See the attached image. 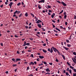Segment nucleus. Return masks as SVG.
<instances>
[{
	"label": "nucleus",
	"instance_id": "f257e3e1",
	"mask_svg": "<svg viewBox=\"0 0 76 76\" xmlns=\"http://www.w3.org/2000/svg\"><path fill=\"white\" fill-rule=\"evenodd\" d=\"M52 48L53 49V51H54V52H55V53H56V52L58 51V50L56 48H54L53 47H52Z\"/></svg>",
	"mask_w": 76,
	"mask_h": 76
},
{
	"label": "nucleus",
	"instance_id": "f03ea898",
	"mask_svg": "<svg viewBox=\"0 0 76 76\" xmlns=\"http://www.w3.org/2000/svg\"><path fill=\"white\" fill-rule=\"evenodd\" d=\"M74 58V59H73ZM72 58V60L73 61L74 63H75V64H76V59L75 58Z\"/></svg>",
	"mask_w": 76,
	"mask_h": 76
},
{
	"label": "nucleus",
	"instance_id": "7ed1b4c3",
	"mask_svg": "<svg viewBox=\"0 0 76 76\" xmlns=\"http://www.w3.org/2000/svg\"><path fill=\"white\" fill-rule=\"evenodd\" d=\"M61 4H62L65 7V6H67V4H65V3L63 1H61Z\"/></svg>",
	"mask_w": 76,
	"mask_h": 76
},
{
	"label": "nucleus",
	"instance_id": "20e7f679",
	"mask_svg": "<svg viewBox=\"0 0 76 76\" xmlns=\"http://www.w3.org/2000/svg\"><path fill=\"white\" fill-rule=\"evenodd\" d=\"M39 3H45V0H41L39 1Z\"/></svg>",
	"mask_w": 76,
	"mask_h": 76
},
{
	"label": "nucleus",
	"instance_id": "39448f33",
	"mask_svg": "<svg viewBox=\"0 0 76 76\" xmlns=\"http://www.w3.org/2000/svg\"><path fill=\"white\" fill-rule=\"evenodd\" d=\"M63 48H64L65 50H66L67 51L69 50V49L68 48H66V47H65V46H63Z\"/></svg>",
	"mask_w": 76,
	"mask_h": 76
},
{
	"label": "nucleus",
	"instance_id": "423d86ee",
	"mask_svg": "<svg viewBox=\"0 0 76 76\" xmlns=\"http://www.w3.org/2000/svg\"><path fill=\"white\" fill-rule=\"evenodd\" d=\"M40 22V23H41V22H42V21L40 20H38L37 22H36V23H39Z\"/></svg>",
	"mask_w": 76,
	"mask_h": 76
},
{
	"label": "nucleus",
	"instance_id": "0eeeda50",
	"mask_svg": "<svg viewBox=\"0 0 76 76\" xmlns=\"http://www.w3.org/2000/svg\"><path fill=\"white\" fill-rule=\"evenodd\" d=\"M39 57L40 58H41V59H42V58H44V56H39Z\"/></svg>",
	"mask_w": 76,
	"mask_h": 76
},
{
	"label": "nucleus",
	"instance_id": "6e6552de",
	"mask_svg": "<svg viewBox=\"0 0 76 76\" xmlns=\"http://www.w3.org/2000/svg\"><path fill=\"white\" fill-rule=\"evenodd\" d=\"M45 71H46V72H50V69L49 68H47L45 69Z\"/></svg>",
	"mask_w": 76,
	"mask_h": 76
},
{
	"label": "nucleus",
	"instance_id": "1a4fd4ad",
	"mask_svg": "<svg viewBox=\"0 0 76 76\" xmlns=\"http://www.w3.org/2000/svg\"><path fill=\"white\" fill-rule=\"evenodd\" d=\"M17 12H14V15L13 16V17H16V13Z\"/></svg>",
	"mask_w": 76,
	"mask_h": 76
},
{
	"label": "nucleus",
	"instance_id": "9d476101",
	"mask_svg": "<svg viewBox=\"0 0 76 76\" xmlns=\"http://www.w3.org/2000/svg\"><path fill=\"white\" fill-rule=\"evenodd\" d=\"M55 15H56L55 14V13H53V15H51L52 18H54V16H55Z\"/></svg>",
	"mask_w": 76,
	"mask_h": 76
},
{
	"label": "nucleus",
	"instance_id": "9b49d317",
	"mask_svg": "<svg viewBox=\"0 0 76 76\" xmlns=\"http://www.w3.org/2000/svg\"><path fill=\"white\" fill-rule=\"evenodd\" d=\"M50 53H53V48H50Z\"/></svg>",
	"mask_w": 76,
	"mask_h": 76
},
{
	"label": "nucleus",
	"instance_id": "f8f14e48",
	"mask_svg": "<svg viewBox=\"0 0 76 76\" xmlns=\"http://www.w3.org/2000/svg\"><path fill=\"white\" fill-rule=\"evenodd\" d=\"M24 44L23 45V46H26V42L24 41Z\"/></svg>",
	"mask_w": 76,
	"mask_h": 76
},
{
	"label": "nucleus",
	"instance_id": "ddd939ff",
	"mask_svg": "<svg viewBox=\"0 0 76 76\" xmlns=\"http://www.w3.org/2000/svg\"><path fill=\"white\" fill-rule=\"evenodd\" d=\"M13 4V2H11L9 4V6H12V5Z\"/></svg>",
	"mask_w": 76,
	"mask_h": 76
},
{
	"label": "nucleus",
	"instance_id": "4468645a",
	"mask_svg": "<svg viewBox=\"0 0 76 76\" xmlns=\"http://www.w3.org/2000/svg\"><path fill=\"white\" fill-rule=\"evenodd\" d=\"M67 47H71V45L70 44H67Z\"/></svg>",
	"mask_w": 76,
	"mask_h": 76
},
{
	"label": "nucleus",
	"instance_id": "2eb2a0df",
	"mask_svg": "<svg viewBox=\"0 0 76 76\" xmlns=\"http://www.w3.org/2000/svg\"><path fill=\"white\" fill-rule=\"evenodd\" d=\"M20 60H21V59H20L17 58L16 59V61H20Z\"/></svg>",
	"mask_w": 76,
	"mask_h": 76
},
{
	"label": "nucleus",
	"instance_id": "dca6fc26",
	"mask_svg": "<svg viewBox=\"0 0 76 76\" xmlns=\"http://www.w3.org/2000/svg\"><path fill=\"white\" fill-rule=\"evenodd\" d=\"M55 28L56 29V30H57V31H59V32H60L61 31H60V30L57 27H56Z\"/></svg>",
	"mask_w": 76,
	"mask_h": 76
},
{
	"label": "nucleus",
	"instance_id": "f3484780",
	"mask_svg": "<svg viewBox=\"0 0 76 76\" xmlns=\"http://www.w3.org/2000/svg\"><path fill=\"white\" fill-rule=\"evenodd\" d=\"M62 57H63L64 60H65V59H66V58H65V56L64 55H62Z\"/></svg>",
	"mask_w": 76,
	"mask_h": 76
},
{
	"label": "nucleus",
	"instance_id": "a211bd4d",
	"mask_svg": "<svg viewBox=\"0 0 76 76\" xmlns=\"http://www.w3.org/2000/svg\"><path fill=\"white\" fill-rule=\"evenodd\" d=\"M17 12L16 13H17L18 14H19V13H20V12L18 11H17V10L15 11V12Z\"/></svg>",
	"mask_w": 76,
	"mask_h": 76
},
{
	"label": "nucleus",
	"instance_id": "6ab92c4d",
	"mask_svg": "<svg viewBox=\"0 0 76 76\" xmlns=\"http://www.w3.org/2000/svg\"><path fill=\"white\" fill-rule=\"evenodd\" d=\"M37 26L39 28H41V24H38Z\"/></svg>",
	"mask_w": 76,
	"mask_h": 76
},
{
	"label": "nucleus",
	"instance_id": "aec40b11",
	"mask_svg": "<svg viewBox=\"0 0 76 76\" xmlns=\"http://www.w3.org/2000/svg\"><path fill=\"white\" fill-rule=\"evenodd\" d=\"M69 67L71 69H74V67H72V66H70Z\"/></svg>",
	"mask_w": 76,
	"mask_h": 76
},
{
	"label": "nucleus",
	"instance_id": "412c9836",
	"mask_svg": "<svg viewBox=\"0 0 76 76\" xmlns=\"http://www.w3.org/2000/svg\"><path fill=\"white\" fill-rule=\"evenodd\" d=\"M12 61H14V62L16 61V59L14 58H12Z\"/></svg>",
	"mask_w": 76,
	"mask_h": 76
},
{
	"label": "nucleus",
	"instance_id": "4be33fe9",
	"mask_svg": "<svg viewBox=\"0 0 76 76\" xmlns=\"http://www.w3.org/2000/svg\"><path fill=\"white\" fill-rule=\"evenodd\" d=\"M21 4V3H20V2L19 3H18L17 4V6H20V5Z\"/></svg>",
	"mask_w": 76,
	"mask_h": 76
},
{
	"label": "nucleus",
	"instance_id": "5701e85b",
	"mask_svg": "<svg viewBox=\"0 0 76 76\" xmlns=\"http://www.w3.org/2000/svg\"><path fill=\"white\" fill-rule=\"evenodd\" d=\"M72 54H73L74 55H75V56H76V53L75 52H73L72 53Z\"/></svg>",
	"mask_w": 76,
	"mask_h": 76
},
{
	"label": "nucleus",
	"instance_id": "b1692460",
	"mask_svg": "<svg viewBox=\"0 0 76 76\" xmlns=\"http://www.w3.org/2000/svg\"><path fill=\"white\" fill-rule=\"evenodd\" d=\"M43 51L44 53H47V51H46V50H45V49L43 50Z\"/></svg>",
	"mask_w": 76,
	"mask_h": 76
},
{
	"label": "nucleus",
	"instance_id": "393cba45",
	"mask_svg": "<svg viewBox=\"0 0 76 76\" xmlns=\"http://www.w3.org/2000/svg\"><path fill=\"white\" fill-rule=\"evenodd\" d=\"M67 17V15H64V19H66Z\"/></svg>",
	"mask_w": 76,
	"mask_h": 76
},
{
	"label": "nucleus",
	"instance_id": "a878e982",
	"mask_svg": "<svg viewBox=\"0 0 76 76\" xmlns=\"http://www.w3.org/2000/svg\"><path fill=\"white\" fill-rule=\"evenodd\" d=\"M22 16V14L21 13L20 15H19V18H20V17H21Z\"/></svg>",
	"mask_w": 76,
	"mask_h": 76
},
{
	"label": "nucleus",
	"instance_id": "bb28decb",
	"mask_svg": "<svg viewBox=\"0 0 76 76\" xmlns=\"http://www.w3.org/2000/svg\"><path fill=\"white\" fill-rule=\"evenodd\" d=\"M40 6H41L40 5H38V8H39V9H41V7H40Z\"/></svg>",
	"mask_w": 76,
	"mask_h": 76
},
{
	"label": "nucleus",
	"instance_id": "cd10ccee",
	"mask_svg": "<svg viewBox=\"0 0 76 76\" xmlns=\"http://www.w3.org/2000/svg\"><path fill=\"white\" fill-rule=\"evenodd\" d=\"M73 71H74V72H75V73H76V69H73Z\"/></svg>",
	"mask_w": 76,
	"mask_h": 76
},
{
	"label": "nucleus",
	"instance_id": "c85d7f7f",
	"mask_svg": "<svg viewBox=\"0 0 76 76\" xmlns=\"http://www.w3.org/2000/svg\"><path fill=\"white\" fill-rule=\"evenodd\" d=\"M26 45H30V43H27L26 44Z\"/></svg>",
	"mask_w": 76,
	"mask_h": 76
},
{
	"label": "nucleus",
	"instance_id": "c756f323",
	"mask_svg": "<svg viewBox=\"0 0 76 76\" xmlns=\"http://www.w3.org/2000/svg\"><path fill=\"white\" fill-rule=\"evenodd\" d=\"M66 41L67 42V43H69V40L68 39H66Z\"/></svg>",
	"mask_w": 76,
	"mask_h": 76
},
{
	"label": "nucleus",
	"instance_id": "7c9ffc66",
	"mask_svg": "<svg viewBox=\"0 0 76 76\" xmlns=\"http://www.w3.org/2000/svg\"><path fill=\"white\" fill-rule=\"evenodd\" d=\"M69 71L70 73H71L72 74V70L71 69H70L69 70Z\"/></svg>",
	"mask_w": 76,
	"mask_h": 76
},
{
	"label": "nucleus",
	"instance_id": "2f4dec72",
	"mask_svg": "<svg viewBox=\"0 0 76 76\" xmlns=\"http://www.w3.org/2000/svg\"><path fill=\"white\" fill-rule=\"evenodd\" d=\"M30 57H31L33 58V57H34V55H33V54H31V55Z\"/></svg>",
	"mask_w": 76,
	"mask_h": 76
},
{
	"label": "nucleus",
	"instance_id": "473e14b6",
	"mask_svg": "<svg viewBox=\"0 0 76 76\" xmlns=\"http://www.w3.org/2000/svg\"><path fill=\"white\" fill-rule=\"evenodd\" d=\"M57 52L58 53V54L59 55H60V53L59 51H58V50Z\"/></svg>",
	"mask_w": 76,
	"mask_h": 76
},
{
	"label": "nucleus",
	"instance_id": "72a5a7b5",
	"mask_svg": "<svg viewBox=\"0 0 76 76\" xmlns=\"http://www.w3.org/2000/svg\"><path fill=\"white\" fill-rule=\"evenodd\" d=\"M25 16H26V17L28 16V13H27V12L26 13Z\"/></svg>",
	"mask_w": 76,
	"mask_h": 76
},
{
	"label": "nucleus",
	"instance_id": "f704fd0d",
	"mask_svg": "<svg viewBox=\"0 0 76 76\" xmlns=\"http://www.w3.org/2000/svg\"><path fill=\"white\" fill-rule=\"evenodd\" d=\"M42 62L44 63L45 64H47V62Z\"/></svg>",
	"mask_w": 76,
	"mask_h": 76
},
{
	"label": "nucleus",
	"instance_id": "c9c22d12",
	"mask_svg": "<svg viewBox=\"0 0 76 76\" xmlns=\"http://www.w3.org/2000/svg\"><path fill=\"white\" fill-rule=\"evenodd\" d=\"M67 64H68V66H70V63H69L68 62H67Z\"/></svg>",
	"mask_w": 76,
	"mask_h": 76
},
{
	"label": "nucleus",
	"instance_id": "e433bc0d",
	"mask_svg": "<svg viewBox=\"0 0 76 76\" xmlns=\"http://www.w3.org/2000/svg\"><path fill=\"white\" fill-rule=\"evenodd\" d=\"M17 66V65L16 64H13V67H16Z\"/></svg>",
	"mask_w": 76,
	"mask_h": 76
},
{
	"label": "nucleus",
	"instance_id": "4c0bfd02",
	"mask_svg": "<svg viewBox=\"0 0 76 76\" xmlns=\"http://www.w3.org/2000/svg\"><path fill=\"white\" fill-rule=\"evenodd\" d=\"M63 12V10H61V11L59 13V14H61Z\"/></svg>",
	"mask_w": 76,
	"mask_h": 76
},
{
	"label": "nucleus",
	"instance_id": "58836bf2",
	"mask_svg": "<svg viewBox=\"0 0 76 76\" xmlns=\"http://www.w3.org/2000/svg\"><path fill=\"white\" fill-rule=\"evenodd\" d=\"M31 16H33V17H34V14H33L32 13H31Z\"/></svg>",
	"mask_w": 76,
	"mask_h": 76
},
{
	"label": "nucleus",
	"instance_id": "ea45409f",
	"mask_svg": "<svg viewBox=\"0 0 76 76\" xmlns=\"http://www.w3.org/2000/svg\"><path fill=\"white\" fill-rule=\"evenodd\" d=\"M74 19H76V16L75 15H74Z\"/></svg>",
	"mask_w": 76,
	"mask_h": 76
},
{
	"label": "nucleus",
	"instance_id": "a19ab883",
	"mask_svg": "<svg viewBox=\"0 0 76 76\" xmlns=\"http://www.w3.org/2000/svg\"><path fill=\"white\" fill-rule=\"evenodd\" d=\"M66 75L67 76H68L69 75V73H68V72H66Z\"/></svg>",
	"mask_w": 76,
	"mask_h": 76
},
{
	"label": "nucleus",
	"instance_id": "79ce46f5",
	"mask_svg": "<svg viewBox=\"0 0 76 76\" xmlns=\"http://www.w3.org/2000/svg\"><path fill=\"white\" fill-rule=\"evenodd\" d=\"M47 7H48V8H51V7L49 5H48Z\"/></svg>",
	"mask_w": 76,
	"mask_h": 76
},
{
	"label": "nucleus",
	"instance_id": "37998d69",
	"mask_svg": "<svg viewBox=\"0 0 76 76\" xmlns=\"http://www.w3.org/2000/svg\"><path fill=\"white\" fill-rule=\"evenodd\" d=\"M25 28H26V29H28V26H25Z\"/></svg>",
	"mask_w": 76,
	"mask_h": 76
},
{
	"label": "nucleus",
	"instance_id": "c03bdc74",
	"mask_svg": "<svg viewBox=\"0 0 76 76\" xmlns=\"http://www.w3.org/2000/svg\"><path fill=\"white\" fill-rule=\"evenodd\" d=\"M48 51L50 52V48H48Z\"/></svg>",
	"mask_w": 76,
	"mask_h": 76
},
{
	"label": "nucleus",
	"instance_id": "a18cd8bd",
	"mask_svg": "<svg viewBox=\"0 0 76 76\" xmlns=\"http://www.w3.org/2000/svg\"><path fill=\"white\" fill-rule=\"evenodd\" d=\"M56 62H58V60L57 59V58H56Z\"/></svg>",
	"mask_w": 76,
	"mask_h": 76
},
{
	"label": "nucleus",
	"instance_id": "49530a36",
	"mask_svg": "<svg viewBox=\"0 0 76 76\" xmlns=\"http://www.w3.org/2000/svg\"><path fill=\"white\" fill-rule=\"evenodd\" d=\"M15 38H18V36L15 35Z\"/></svg>",
	"mask_w": 76,
	"mask_h": 76
},
{
	"label": "nucleus",
	"instance_id": "de8ad7c7",
	"mask_svg": "<svg viewBox=\"0 0 76 76\" xmlns=\"http://www.w3.org/2000/svg\"><path fill=\"white\" fill-rule=\"evenodd\" d=\"M73 76H76V73L73 74Z\"/></svg>",
	"mask_w": 76,
	"mask_h": 76
},
{
	"label": "nucleus",
	"instance_id": "09e8293b",
	"mask_svg": "<svg viewBox=\"0 0 76 76\" xmlns=\"http://www.w3.org/2000/svg\"><path fill=\"white\" fill-rule=\"evenodd\" d=\"M43 46H44V47L46 46V44H45V43L44 44H43Z\"/></svg>",
	"mask_w": 76,
	"mask_h": 76
},
{
	"label": "nucleus",
	"instance_id": "8fccbe9b",
	"mask_svg": "<svg viewBox=\"0 0 76 76\" xmlns=\"http://www.w3.org/2000/svg\"><path fill=\"white\" fill-rule=\"evenodd\" d=\"M25 53V51H24V50H23L22 51V53H23V54H24V53Z\"/></svg>",
	"mask_w": 76,
	"mask_h": 76
},
{
	"label": "nucleus",
	"instance_id": "3c124183",
	"mask_svg": "<svg viewBox=\"0 0 76 76\" xmlns=\"http://www.w3.org/2000/svg\"><path fill=\"white\" fill-rule=\"evenodd\" d=\"M17 54H20V53H19V51H18L17 52Z\"/></svg>",
	"mask_w": 76,
	"mask_h": 76
},
{
	"label": "nucleus",
	"instance_id": "603ef678",
	"mask_svg": "<svg viewBox=\"0 0 76 76\" xmlns=\"http://www.w3.org/2000/svg\"><path fill=\"white\" fill-rule=\"evenodd\" d=\"M36 36H37L38 37V38H39L40 37L39 36V35H38L37 34H36Z\"/></svg>",
	"mask_w": 76,
	"mask_h": 76
},
{
	"label": "nucleus",
	"instance_id": "864d4df0",
	"mask_svg": "<svg viewBox=\"0 0 76 76\" xmlns=\"http://www.w3.org/2000/svg\"><path fill=\"white\" fill-rule=\"evenodd\" d=\"M43 67H44V66H42L40 68V69H42Z\"/></svg>",
	"mask_w": 76,
	"mask_h": 76
},
{
	"label": "nucleus",
	"instance_id": "5fc2aeb1",
	"mask_svg": "<svg viewBox=\"0 0 76 76\" xmlns=\"http://www.w3.org/2000/svg\"><path fill=\"white\" fill-rule=\"evenodd\" d=\"M64 15H66V12H64Z\"/></svg>",
	"mask_w": 76,
	"mask_h": 76
},
{
	"label": "nucleus",
	"instance_id": "6e6d98bb",
	"mask_svg": "<svg viewBox=\"0 0 76 76\" xmlns=\"http://www.w3.org/2000/svg\"><path fill=\"white\" fill-rule=\"evenodd\" d=\"M65 25H66V26L67 25V22H65Z\"/></svg>",
	"mask_w": 76,
	"mask_h": 76
},
{
	"label": "nucleus",
	"instance_id": "4d7b16f0",
	"mask_svg": "<svg viewBox=\"0 0 76 76\" xmlns=\"http://www.w3.org/2000/svg\"><path fill=\"white\" fill-rule=\"evenodd\" d=\"M1 46H3V43H1Z\"/></svg>",
	"mask_w": 76,
	"mask_h": 76
},
{
	"label": "nucleus",
	"instance_id": "13d9d810",
	"mask_svg": "<svg viewBox=\"0 0 76 76\" xmlns=\"http://www.w3.org/2000/svg\"><path fill=\"white\" fill-rule=\"evenodd\" d=\"M29 66H28L27 68V70H29Z\"/></svg>",
	"mask_w": 76,
	"mask_h": 76
},
{
	"label": "nucleus",
	"instance_id": "bf43d9fd",
	"mask_svg": "<svg viewBox=\"0 0 76 76\" xmlns=\"http://www.w3.org/2000/svg\"><path fill=\"white\" fill-rule=\"evenodd\" d=\"M66 70L67 71H69V68L68 67L67 69V70Z\"/></svg>",
	"mask_w": 76,
	"mask_h": 76
},
{
	"label": "nucleus",
	"instance_id": "052dcab7",
	"mask_svg": "<svg viewBox=\"0 0 76 76\" xmlns=\"http://www.w3.org/2000/svg\"><path fill=\"white\" fill-rule=\"evenodd\" d=\"M52 25L53 26V28H55V27H56L55 25H54L53 24H52Z\"/></svg>",
	"mask_w": 76,
	"mask_h": 76
},
{
	"label": "nucleus",
	"instance_id": "680f3d73",
	"mask_svg": "<svg viewBox=\"0 0 76 76\" xmlns=\"http://www.w3.org/2000/svg\"><path fill=\"white\" fill-rule=\"evenodd\" d=\"M47 74H48V75H50V73L47 72V73H46L45 74V75H47Z\"/></svg>",
	"mask_w": 76,
	"mask_h": 76
},
{
	"label": "nucleus",
	"instance_id": "e2e57ef3",
	"mask_svg": "<svg viewBox=\"0 0 76 76\" xmlns=\"http://www.w3.org/2000/svg\"><path fill=\"white\" fill-rule=\"evenodd\" d=\"M52 21L53 23H56V21L54 20H52Z\"/></svg>",
	"mask_w": 76,
	"mask_h": 76
},
{
	"label": "nucleus",
	"instance_id": "0e129e2a",
	"mask_svg": "<svg viewBox=\"0 0 76 76\" xmlns=\"http://www.w3.org/2000/svg\"><path fill=\"white\" fill-rule=\"evenodd\" d=\"M56 2L58 3H60V2L59 1H57Z\"/></svg>",
	"mask_w": 76,
	"mask_h": 76
},
{
	"label": "nucleus",
	"instance_id": "69168bd1",
	"mask_svg": "<svg viewBox=\"0 0 76 76\" xmlns=\"http://www.w3.org/2000/svg\"><path fill=\"white\" fill-rule=\"evenodd\" d=\"M28 76H33V75L32 74H31L29 75Z\"/></svg>",
	"mask_w": 76,
	"mask_h": 76
},
{
	"label": "nucleus",
	"instance_id": "338daca9",
	"mask_svg": "<svg viewBox=\"0 0 76 76\" xmlns=\"http://www.w3.org/2000/svg\"><path fill=\"white\" fill-rule=\"evenodd\" d=\"M68 28L69 29V30L71 29V27H68Z\"/></svg>",
	"mask_w": 76,
	"mask_h": 76
},
{
	"label": "nucleus",
	"instance_id": "774afa93",
	"mask_svg": "<svg viewBox=\"0 0 76 76\" xmlns=\"http://www.w3.org/2000/svg\"><path fill=\"white\" fill-rule=\"evenodd\" d=\"M48 15H51V13H50V12H48Z\"/></svg>",
	"mask_w": 76,
	"mask_h": 76
}]
</instances>
